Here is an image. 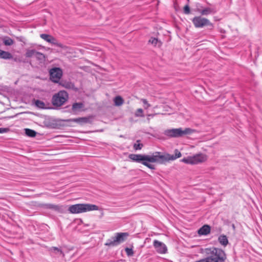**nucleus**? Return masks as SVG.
<instances>
[{"label": "nucleus", "instance_id": "obj_1", "mask_svg": "<svg viewBox=\"0 0 262 262\" xmlns=\"http://www.w3.org/2000/svg\"><path fill=\"white\" fill-rule=\"evenodd\" d=\"M182 156L180 151L174 150V155H171L168 153L161 154L160 152H155L151 155L141 154H130L128 158L133 161L141 163L150 169H155V165L149 163H158L164 164L169 161H173Z\"/></svg>", "mask_w": 262, "mask_h": 262}, {"label": "nucleus", "instance_id": "obj_2", "mask_svg": "<svg viewBox=\"0 0 262 262\" xmlns=\"http://www.w3.org/2000/svg\"><path fill=\"white\" fill-rule=\"evenodd\" d=\"M205 253L206 257L209 262H225L226 259V254L225 251L220 248L211 247L206 248Z\"/></svg>", "mask_w": 262, "mask_h": 262}, {"label": "nucleus", "instance_id": "obj_3", "mask_svg": "<svg viewBox=\"0 0 262 262\" xmlns=\"http://www.w3.org/2000/svg\"><path fill=\"white\" fill-rule=\"evenodd\" d=\"M98 206L91 204H77L69 206L68 211L72 214H78L93 210H98Z\"/></svg>", "mask_w": 262, "mask_h": 262}, {"label": "nucleus", "instance_id": "obj_4", "mask_svg": "<svg viewBox=\"0 0 262 262\" xmlns=\"http://www.w3.org/2000/svg\"><path fill=\"white\" fill-rule=\"evenodd\" d=\"M195 130L190 128H185L183 129L182 128L169 129L164 130V134L169 138H179L185 135H190Z\"/></svg>", "mask_w": 262, "mask_h": 262}, {"label": "nucleus", "instance_id": "obj_5", "mask_svg": "<svg viewBox=\"0 0 262 262\" xmlns=\"http://www.w3.org/2000/svg\"><path fill=\"white\" fill-rule=\"evenodd\" d=\"M207 159V156L205 154L199 153L192 156L184 158L181 161L186 164L195 165L204 162Z\"/></svg>", "mask_w": 262, "mask_h": 262}, {"label": "nucleus", "instance_id": "obj_6", "mask_svg": "<svg viewBox=\"0 0 262 262\" xmlns=\"http://www.w3.org/2000/svg\"><path fill=\"white\" fill-rule=\"evenodd\" d=\"M128 236L129 234L127 232L116 233L115 236L106 241L105 245L112 247L116 246L124 242Z\"/></svg>", "mask_w": 262, "mask_h": 262}, {"label": "nucleus", "instance_id": "obj_7", "mask_svg": "<svg viewBox=\"0 0 262 262\" xmlns=\"http://www.w3.org/2000/svg\"><path fill=\"white\" fill-rule=\"evenodd\" d=\"M68 99V93L64 90L60 91L53 96L52 103L54 106L59 107L63 105Z\"/></svg>", "mask_w": 262, "mask_h": 262}, {"label": "nucleus", "instance_id": "obj_8", "mask_svg": "<svg viewBox=\"0 0 262 262\" xmlns=\"http://www.w3.org/2000/svg\"><path fill=\"white\" fill-rule=\"evenodd\" d=\"M194 26L196 28H201L204 27H208L211 30L213 28V25L210 21L201 16H195L192 19Z\"/></svg>", "mask_w": 262, "mask_h": 262}, {"label": "nucleus", "instance_id": "obj_9", "mask_svg": "<svg viewBox=\"0 0 262 262\" xmlns=\"http://www.w3.org/2000/svg\"><path fill=\"white\" fill-rule=\"evenodd\" d=\"M50 79L54 82L58 83L62 76V71L60 68H53L50 70Z\"/></svg>", "mask_w": 262, "mask_h": 262}, {"label": "nucleus", "instance_id": "obj_10", "mask_svg": "<svg viewBox=\"0 0 262 262\" xmlns=\"http://www.w3.org/2000/svg\"><path fill=\"white\" fill-rule=\"evenodd\" d=\"M39 206L45 209H52L59 213H63L64 212L63 207L61 205L52 204H40Z\"/></svg>", "mask_w": 262, "mask_h": 262}, {"label": "nucleus", "instance_id": "obj_11", "mask_svg": "<svg viewBox=\"0 0 262 262\" xmlns=\"http://www.w3.org/2000/svg\"><path fill=\"white\" fill-rule=\"evenodd\" d=\"M153 245L157 252L159 253L164 254L166 253L167 251L166 245L158 240H155L154 241Z\"/></svg>", "mask_w": 262, "mask_h": 262}, {"label": "nucleus", "instance_id": "obj_12", "mask_svg": "<svg viewBox=\"0 0 262 262\" xmlns=\"http://www.w3.org/2000/svg\"><path fill=\"white\" fill-rule=\"evenodd\" d=\"M65 122H74L80 124L87 123L90 122V118L88 117H80L74 119H69L63 120Z\"/></svg>", "mask_w": 262, "mask_h": 262}, {"label": "nucleus", "instance_id": "obj_13", "mask_svg": "<svg viewBox=\"0 0 262 262\" xmlns=\"http://www.w3.org/2000/svg\"><path fill=\"white\" fill-rule=\"evenodd\" d=\"M195 11L199 12L202 15H208L216 12V11L214 9L209 7L203 8V9L197 8L195 9Z\"/></svg>", "mask_w": 262, "mask_h": 262}, {"label": "nucleus", "instance_id": "obj_14", "mask_svg": "<svg viewBox=\"0 0 262 262\" xmlns=\"http://www.w3.org/2000/svg\"><path fill=\"white\" fill-rule=\"evenodd\" d=\"M83 107L84 104L82 102L74 103L72 106V111L74 114L81 112Z\"/></svg>", "mask_w": 262, "mask_h": 262}, {"label": "nucleus", "instance_id": "obj_15", "mask_svg": "<svg viewBox=\"0 0 262 262\" xmlns=\"http://www.w3.org/2000/svg\"><path fill=\"white\" fill-rule=\"evenodd\" d=\"M210 232V227L208 225L203 226L198 230V234L199 235H207Z\"/></svg>", "mask_w": 262, "mask_h": 262}, {"label": "nucleus", "instance_id": "obj_16", "mask_svg": "<svg viewBox=\"0 0 262 262\" xmlns=\"http://www.w3.org/2000/svg\"><path fill=\"white\" fill-rule=\"evenodd\" d=\"M218 241L224 247H226L229 244L228 238L224 234H222L219 236Z\"/></svg>", "mask_w": 262, "mask_h": 262}, {"label": "nucleus", "instance_id": "obj_17", "mask_svg": "<svg viewBox=\"0 0 262 262\" xmlns=\"http://www.w3.org/2000/svg\"><path fill=\"white\" fill-rule=\"evenodd\" d=\"M0 58L10 59L13 58V56L10 53L0 49Z\"/></svg>", "mask_w": 262, "mask_h": 262}, {"label": "nucleus", "instance_id": "obj_18", "mask_svg": "<svg viewBox=\"0 0 262 262\" xmlns=\"http://www.w3.org/2000/svg\"><path fill=\"white\" fill-rule=\"evenodd\" d=\"M114 102L115 106H119L123 104L124 100L121 96H117L114 98Z\"/></svg>", "mask_w": 262, "mask_h": 262}, {"label": "nucleus", "instance_id": "obj_19", "mask_svg": "<svg viewBox=\"0 0 262 262\" xmlns=\"http://www.w3.org/2000/svg\"><path fill=\"white\" fill-rule=\"evenodd\" d=\"M48 42L61 48H64V46L62 43L58 42L57 40L52 36L50 38Z\"/></svg>", "mask_w": 262, "mask_h": 262}, {"label": "nucleus", "instance_id": "obj_20", "mask_svg": "<svg viewBox=\"0 0 262 262\" xmlns=\"http://www.w3.org/2000/svg\"><path fill=\"white\" fill-rule=\"evenodd\" d=\"M34 104L39 108L45 109L47 108L45 103L41 100H34Z\"/></svg>", "mask_w": 262, "mask_h": 262}, {"label": "nucleus", "instance_id": "obj_21", "mask_svg": "<svg viewBox=\"0 0 262 262\" xmlns=\"http://www.w3.org/2000/svg\"><path fill=\"white\" fill-rule=\"evenodd\" d=\"M148 42L155 46L160 47L162 45V42L161 41L159 40L156 38L151 37L148 41Z\"/></svg>", "mask_w": 262, "mask_h": 262}, {"label": "nucleus", "instance_id": "obj_22", "mask_svg": "<svg viewBox=\"0 0 262 262\" xmlns=\"http://www.w3.org/2000/svg\"><path fill=\"white\" fill-rule=\"evenodd\" d=\"M35 56L36 58L40 62H43L46 59L45 55L37 51L36 52Z\"/></svg>", "mask_w": 262, "mask_h": 262}, {"label": "nucleus", "instance_id": "obj_23", "mask_svg": "<svg viewBox=\"0 0 262 262\" xmlns=\"http://www.w3.org/2000/svg\"><path fill=\"white\" fill-rule=\"evenodd\" d=\"M62 86L66 89L74 90L75 89V85L74 83L69 81L63 82L62 84Z\"/></svg>", "mask_w": 262, "mask_h": 262}, {"label": "nucleus", "instance_id": "obj_24", "mask_svg": "<svg viewBox=\"0 0 262 262\" xmlns=\"http://www.w3.org/2000/svg\"><path fill=\"white\" fill-rule=\"evenodd\" d=\"M25 134L29 137H34L36 135V132L32 129L29 128L25 129Z\"/></svg>", "mask_w": 262, "mask_h": 262}, {"label": "nucleus", "instance_id": "obj_25", "mask_svg": "<svg viewBox=\"0 0 262 262\" xmlns=\"http://www.w3.org/2000/svg\"><path fill=\"white\" fill-rule=\"evenodd\" d=\"M36 52L37 51L34 49L27 50L26 52L25 56L28 58L32 57L33 56H35Z\"/></svg>", "mask_w": 262, "mask_h": 262}, {"label": "nucleus", "instance_id": "obj_26", "mask_svg": "<svg viewBox=\"0 0 262 262\" xmlns=\"http://www.w3.org/2000/svg\"><path fill=\"white\" fill-rule=\"evenodd\" d=\"M140 140H137L136 143L134 144V148L135 150H140L143 147V145L142 143H140Z\"/></svg>", "mask_w": 262, "mask_h": 262}, {"label": "nucleus", "instance_id": "obj_27", "mask_svg": "<svg viewBox=\"0 0 262 262\" xmlns=\"http://www.w3.org/2000/svg\"><path fill=\"white\" fill-rule=\"evenodd\" d=\"M3 42L6 46H11L13 44L14 41L10 37H7L3 40Z\"/></svg>", "mask_w": 262, "mask_h": 262}, {"label": "nucleus", "instance_id": "obj_28", "mask_svg": "<svg viewBox=\"0 0 262 262\" xmlns=\"http://www.w3.org/2000/svg\"><path fill=\"white\" fill-rule=\"evenodd\" d=\"M50 250L52 252H54L55 253H59L60 254L63 255L62 250L57 247H52L50 248Z\"/></svg>", "mask_w": 262, "mask_h": 262}, {"label": "nucleus", "instance_id": "obj_29", "mask_svg": "<svg viewBox=\"0 0 262 262\" xmlns=\"http://www.w3.org/2000/svg\"><path fill=\"white\" fill-rule=\"evenodd\" d=\"M51 35L47 34H41L40 35V37L42 39L46 40L47 42H49L50 38L51 37Z\"/></svg>", "mask_w": 262, "mask_h": 262}, {"label": "nucleus", "instance_id": "obj_30", "mask_svg": "<svg viewBox=\"0 0 262 262\" xmlns=\"http://www.w3.org/2000/svg\"><path fill=\"white\" fill-rule=\"evenodd\" d=\"M135 115L136 117H144L143 111L142 108H138L137 110Z\"/></svg>", "mask_w": 262, "mask_h": 262}, {"label": "nucleus", "instance_id": "obj_31", "mask_svg": "<svg viewBox=\"0 0 262 262\" xmlns=\"http://www.w3.org/2000/svg\"><path fill=\"white\" fill-rule=\"evenodd\" d=\"M142 102L143 103V106L145 109H147L150 106V104L148 103V101L145 99H142Z\"/></svg>", "mask_w": 262, "mask_h": 262}, {"label": "nucleus", "instance_id": "obj_32", "mask_svg": "<svg viewBox=\"0 0 262 262\" xmlns=\"http://www.w3.org/2000/svg\"><path fill=\"white\" fill-rule=\"evenodd\" d=\"M125 251L128 256H132L134 254V251L132 248H126Z\"/></svg>", "mask_w": 262, "mask_h": 262}, {"label": "nucleus", "instance_id": "obj_33", "mask_svg": "<svg viewBox=\"0 0 262 262\" xmlns=\"http://www.w3.org/2000/svg\"><path fill=\"white\" fill-rule=\"evenodd\" d=\"M184 13L188 14L190 13V8L188 5H186L184 7Z\"/></svg>", "mask_w": 262, "mask_h": 262}, {"label": "nucleus", "instance_id": "obj_34", "mask_svg": "<svg viewBox=\"0 0 262 262\" xmlns=\"http://www.w3.org/2000/svg\"><path fill=\"white\" fill-rule=\"evenodd\" d=\"M13 60L14 61L17 62H23V63L26 62V61L25 60H23V59H21L20 58L15 57L13 58Z\"/></svg>", "mask_w": 262, "mask_h": 262}, {"label": "nucleus", "instance_id": "obj_35", "mask_svg": "<svg viewBox=\"0 0 262 262\" xmlns=\"http://www.w3.org/2000/svg\"><path fill=\"white\" fill-rule=\"evenodd\" d=\"M9 130V129L8 128H0V134L7 133Z\"/></svg>", "mask_w": 262, "mask_h": 262}, {"label": "nucleus", "instance_id": "obj_36", "mask_svg": "<svg viewBox=\"0 0 262 262\" xmlns=\"http://www.w3.org/2000/svg\"><path fill=\"white\" fill-rule=\"evenodd\" d=\"M197 8H200L201 9H203V6L201 5V4H200V3H196V8H195V9H196Z\"/></svg>", "mask_w": 262, "mask_h": 262}, {"label": "nucleus", "instance_id": "obj_37", "mask_svg": "<svg viewBox=\"0 0 262 262\" xmlns=\"http://www.w3.org/2000/svg\"><path fill=\"white\" fill-rule=\"evenodd\" d=\"M195 262H209V261H207V260L206 259V258H204L201 259L199 260H197Z\"/></svg>", "mask_w": 262, "mask_h": 262}, {"label": "nucleus", "instance_id": "obj_38", "mask_svg": "<svg viewBox=\"0 0 262 262\" xmlns=\"http://www.w3.org/2000/svg\"><path fill=\"white\" fill-rule=\"evenodd\" d=\"M157 114H148L147 115V116L148 117H154Z\"/></svg>", "mask_w": 262, "mask_h": 262}, {"label": "nucleus", "instance_id": "obj_39", "mask_svg": "<svg viewBox=\"0 0 262 262\" xmlns=\"http://www.w3.org/2000/svg\"><path fill=\"white\" fill-rule=\"evenodd\" d=\"M232 228H234V225H233Z\"/></svg>", "mask_w": 262, "mask_h": 262}]
</instances>
